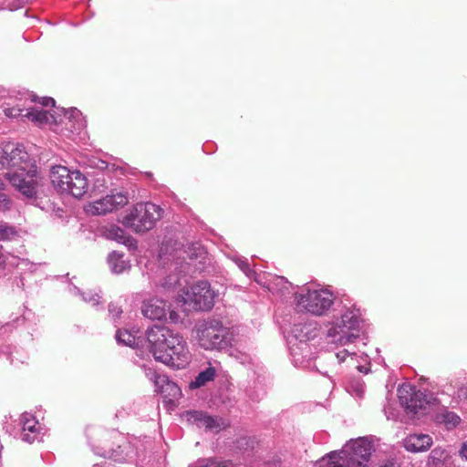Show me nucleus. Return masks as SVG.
<instances>
[{"instance_id": "obj_16", "label": "nucleus", "mask_w": 467, "mask_h": 467, "mask_svg": "<svg viewBox=\"0 0 467 467\" xmlns=\"http://www.w3.org/2000/svg\"><path fill=\"white\" fill-rule=\"evenodd\" d=\"M189 414L191 419L195 421L200 428L219 431L227 427V424L222 418L212 417L202 411H192Z\"/></svg>"}, {"instance_id": "obj_32", "label": "nucleus", "mask_w": 467, "mask_h": 467, "mask_svg": "<svg viewBox=\"0 0 467 467\" xmlns=\"http://www.w3.org/2000/svg\"><path fill=\"white\" fill-rule=\"evenodd\" d=\"M109 311L113 317H119L122 314V309L114 304L109 306Z\"/></svg>"}, {"instance_id": "obj_18", "label": "nucleus", "mask_w": 467, "mask_h": 467, "mask_svg": "<svg viewBox=\"0 0 467 467\" xmlns=\"http://www.w3.org/2000/svg\"><path fill=\"white\" fill-rule=\"evenodd\" d=\"M432 445V438L427 434H410L404 441V447L411 452L425 451Z\"/></svg>"}, {"instance_id": "obj_10", "label": "nucleus", "mask_w": 467, "mask_h": 467, "mask_svg": "<svg viewBox=\"0 0 467 467\" xmlns=\"http://www.w3.org/2000/svg\"><path fill=\"white\" fill-rule=\"evenodd\" d=\"M398 396L408 413L418 414L420 410H425L430 403L426 394L410 385L400 388Z\"/></svg>"}, {"instance_id": "obj_6", "label": "nucleus", "mask_w": 467, "mask_h": 467, "mask_svg": "<svg viewBox=\"0 0 467 467\" xmlns=\"http://www.w3.org/2000/svg\"><path fill=\"white\" fill-rule=\"evenodd\" d=\"M215 293L206 281H199L178 294V300L187 311H208L214 304Z\"/></svg>"}, {"instance_id": "obj_22", "label": "nucleus", "mask_w": 467, "mask_h": 467, "mask_svg": "<svg viewBox=\"0 0 467 467\" xmlns=\"http://www.w3.org/2000/svg\"><path fill=\"white\" fill-rule=\"evenodd\" d=\"M215 377V368L209 367L203 371H201L195 379L190 383L191 389H198L204 386L207 382L213 380Z\"/></svg>"}, {"instance_id": "obj_7", "label": "nucleus", "mask_w": 467, "mask_h": 467, "mask_svg": "<svg viewBox=\"0 0 467 467\" xmlns=\"http://www.w3.org/2000/svg\"><path fill=\"white\" fill-rule=\"evenodd\" d=\"M296 305L315 316L326 314L334 303V296L327 289H306L295 296Z\"/></svg>"}, {"instance_id": "obj_37", "label": "nucleus", "mask_w": 467, "mask_h": 467, "mask_svg": "<svg viewBox=\"0 0 467 467\" xmlns=\"http://www.w3.org/2000/svg\"><path fill=\"white\" fill-rule=\"evenodd\" d=\"M461 455L467 460V441L462 446Z\"/></svg>"}, {"instance_id": "obj_14", "label": "nucleus", "mask_w": 467, "mask_h": 467, "mask_svg": "<svg viewBox=\"0 0 467 467\" xmlns=\"http://www.w3.org/2000/svg\"><path fill=\"white\" fill-rule=\"evenodd\" d=\"M154 384L156 391L160 392L164 400L168 403H173L178 400L182 396V390L180 387L170 380L166 375L155 374Z\"/></svg>"}, {"instance_id": "obj_12", "label": "nucleus", "mask_w": 467, "mask_h": 467, "mask_svg": "<svg viewBox=\"0 0 467 467\" xmlns=\"http://www.w3.org/2000/svg\"><path fill=\"white\" fill-rule=\"evenodd\" d=\"M128 202L129 198L126 194L122 192L111 193L89 203L86 211L92 215H103L125 206Z\"/></svg>"}, {"instance_id": "obj_25", "label": "nucleus", "mask_w": 467, "mask_h": 467, "mask_svg": "<svg viewBox=\"0 0 467 467\" xmlns=\"http://www.w3.org/2000/svg\"><path fill=\"white\" fill-rule=\"evenodd\" d=\"M182 253L186 254L190 260H193L201 257L204 254V251L199 244H195L189 246L188 250L183 251Z\"/></svg>"}, {"instance_id": "obj_3", "label": "nucleus", "mask_w": 467, "mask_h": 467, "mask_svg": "<svg viewBox=\"0 0 467 467\" xmlns=\"http://www.w3.org/2000/svg\"><path fill=\"white\" fill-rule=\"evenodd\" d=\"M163 210L152 202H139L123 215L120 223L136 234L151 230L162 217Z\"/></svg>"}, {"instance_id": "obj_27", "label": "nucleus", "mask_w": 467, "mask_h": 467, "mask_svg": "<svg viewBox=\"0 0 467 467\" xmlns=\"http://www.w3.org/2000/svg\"><path fill=\"white\" fill-rule=\"evenodd\" d=\"M443 421L448 428H454L460 423L461 419L454 412H446L443 414Z\"/></svg>"}, {"instance_id": "obj_21", "label": "nucleus", "mask_w": 467, "mask_h": 467, "mask_svg": "<svg viewBox=\"0 0 467 467\" xmlns=\"http://www.w3.org/2000/svg\"><path fill=\"white\" fill-rule=\"evenodd\" d=\"M106 235L109 239L115 240L119 243L124 244L126 245H133L135 240L128 235L123 229L117 225H111L106 231Z\"/></svg>"}, {"instance_id": "obj_2", "label": "nucleus", "mask_w": 467, "mask_h": 467, "mask_svg": "<svg viewBox=\"0 0 467 467\" xmlns=\"http://www.w3.org/2000/svg\"><path fill=\"white\" fill-rule=\"evenodd\" d=\"M372 444L359 438L348 442L340 451H331L319 461V467H369Z\"/></svg>"}, {"instance_id": "obj_17", "label": "nucleus", "mask_w": 467, "mask_h": 467, "mask_svg": "<svg viewBox=\"0 0 467 467\" xmlns=\"http://www.w3.org/2000/svg\"><path fill=\"white\" fill-rule=\"evenodd\" d=\"M141 312L145 317L161 320L166 317L167 304L164 300L152 298L143 302Z\"/></svg>"}, {"instance_id": "obj_34", "label": "nucleus", "mask_w": 467, "mask_h": 467, "mask_svg": "<svg viewBox=\"0 0 467 467\" xmlns=\"http://www.w3.org/2000/svg\"><path fill=\"white\" fill-rule=\"evenodd\" d=\"M39 103L43 106V107H55V99H52V98H48V97H45V98H41L40 100H39Z\"/></svg>"}, {"instance_id": "obj_33", "label": "nucleus", "mask_w": 467, "mask_h": 467, "mask_svg": "<svg viewBox=\"0 0 467 467\" xmlns=\"http://www.w3.org/2000/svg\"><path fill=\"white\" fill-rule=\"evenodd\" d=\"M198 467H226V465L210 459L204 464L199 465Z\"/></svg>"}, {"instance_id": "obj_1", "label": "nucleus", "mask_w": 467, "mask_h": 467, "mask_svg": "<svg viewBox=\"0 0 467 467\" xmlns=\"http://www.w3.org/2000/svg\"><path fill=\"white\" fill-rule=\"evenodd\" d=\"M150 352L157 361L167 366L183 368L189 364L191 353L182 335L162 327L153 326L146 332Z\"/></svg>"}, {"instance_id": "obj_26", "label": "nucleus", "mask_w": 467, "mask_h": 467, "mask_svg": "<svg viewBox=\"0 0 467 467\" xmlns=\"http://www.w3.org/2000/svg\"><path fill=\"white\" fill-rule=\"evenodd\" d=\"M120 257L121 256L116 253H113L109 256V263L112 265V270L115 273H121L125 268L124 261L120 260Z\"/></svg>"}, {"instance_id": "obj_28", "label": "nucleus", "mask_w": 467, "mask_h": 467, "mask_svg": "<svg viewBox=\"0 0 467 467\" xmlns=\"http://www.w3.org/2000/svg\"><path fill=\"white\" fill-rule=\"evenodd\" d=\"M3 112L8 118H17V117L25 118V113H23L24 110L16 106L5 107V108H3Z\"/></svg>"}, {"instance_id": "obj_24", "label": "nucleus", "mask_w": 467, "mask_h": 467, "mask_svg": "<svg viewBox=\"0 0 467 467\" xmlns=\"http://www.w3.org/2000/svg\"><path fill=\"white\" fill-rule=\"evenodd\" d=\"M116 339L125 346H131L135 342V337L128 330H118Z\"/></svg>"}, {"instance_id": "obj_4", "label": "nucleus", "mask_w": 467, "mask_h": 467, "mask_svg": "<svg viewBox=\"0 0 467 467\" xmlns=\"http://www.w3.org/2000/svg\"><path fill=\"white\" fill-rule=\"evenodd\" d=\"M53 187L61 193H69L76 198L83 196L88 190L87 178L78 171H71L66 166L56 165L50 170Z\"/></svg>"}, {"instance_id": "obj_38", "label": "nucleus", "mask_w": 467, "mask_h": 467, "mask_svg": "<svg viewBox=\"0 0 467 467\" xmlns=\"http://www.w3.org/2000/svg\"><path fill=\"white\" fill-rule=\"evenodd\" d=\"M170 319L172 322L176 323L178 321V319H179V315L176 312H174V311H171L170 312Z\"/></svg>"}, {"instance_id": "obj_30", "label": "nucleus", "mask_w": 467, "mask_h": 467, "mask_svg": "<svg viewBox=\"0 0 467 467\" xmlns=\"http://www.w3.org/2000/svg\"><path fill=\"white\" fill-rule=\"evenodd\" d=\"M90 165L92 167L97 168L101 171L109 169V164L108 162H106L105 161H102V160H99V159L91 161Z\"/></svg>"}, {"instance_id": "obj_8", "label": "nucleus", "mask_w": 467, "mask_h": 467, "mask_svg": "<svg viewBox=\"0 0 467 467\" xmlns=\"http://www.w3.org/2000/svg\"><path fill=\"white\" fill-rule=\"evenodd\" d=\"M10 183L23 195L32 198L36 196L38 186V176L36 164L31 161L29 166L7 171L5 174Z\"/></svg>"}, {"instance_id": "obj_31", "label": "nucleus", "mask_w": 467, "mask_h": 467, "mask_svg": "<svg viewBox=\"0 0 467 467\" xmlns=\"http://www.w3.org/2000/svg\"><path fill=\"white\" fill-rule=\"evenodd\" d=\"M9 205L10 200L7 198L5 194L0 192V209L7 210L9 209Z\"/></svg>"}, {"instance_id": "obj_35", "label": "nucleus", "mask_w": 467, "mask_h": 467, "mask_svg": "<svg viewBox=\"0 0 467 467\" xmlns=\"http://www.w3.org/2000/svg\"><path fill=\"white\" fill-rule=\"evenodd\" d=\"M351 353L348 349H343L338 351L336 356L339 362H343L347 359V357H348ZM352 354H355L354 352Z\"/></svg>"}, {"instance_id": "obj_11", "label": "nucleus", "mask_w": 467, "mask_h": 467, "mask_svg": "<svg viewBox=\"0 0 467 467\" xmlns=\"http://www.w3.org/2000/svg\"><path fill=\"white\" fill-rule=\"evenodd\" d=\"M182 258L183 262L176 261L171 265V272L163 279L161 286L169 291H177L180 293L188 284L187 275L191 270L189 263L184 262V256H179L178 259Z\"/></svg>"}, {"instance_id": "obj_23", "label": "nucleus", "mask_w": 467, "mask_h": 467, "mask_svg": "<svg viewBox=\"0 0 467 467\" xmlns=\"http://www.w3.org/2000/svg\"><path fill=\"white\" fill-rule=\"evenodd\" d=\"M448 453L441 447L434 448L428 458V466L429 467H440L447 459Z\"/></svg>"}, {"instance_id": "obj_9", "label": "nucleus", "mask_w": 467, "mask_h": 467, "mask_svg": "<svg viewBox=\"0 0 467 467\" xmlns=\"http://www.w3.org/2000/svg\"><path fill=\"white\" fill-rule=\"evenodd\" d=\"M32 161L29 154L22 145L14 142L0 144V168L12 171L29 166Z\"/></svg>"}, {"instance_id": "obj_36", "label": "nucleus", "mask_w": 467, "mask_h": 467, "mask_svg": "<svg viewBox=\"0 0 467 467\" xmlns=\"http://www.w3.org/2000/svg\"><path fill=\"white\" fill-rule=\"evenodd\" d=\"M123 451L121 450V446L118 445L116 450H112V452L109 454V458H113L115 461L119 460V457L121 456Z\"/></svg>"}, {"instance_id": "obj_5", "label": "nucleus", "mask_w": 467, "mask_h": 467, "mask_svg": "<svg viewBox=\"0 0 467 467\" xmlns=\"http://www.w3.org/2000/svg\"><path fill=\"white\" fill-rule=\"evenodd\" d=\"M193 331L199 346L205 350H221L228 347V329L219 320L200 321Z\"/></svg>"}, {"instance_id": "obj_29", "label": "nucleus", "mask_w": 467, "mask_h": 467, "mask_svg": "<svg viewBox=\"0 0 467 467\" xmlns=\"http://www.w3.org/2000/svg\"><path fill=\"white\" fill-rule=\"evenodd\" d=\"M14 234L15 231L12 227L0 223V241L9 239Z\"/></svg>"}, {"instance_id": "obj_15", "label": "nucleus", "mask_w": 467, "mask_h": 467, "mask_svg": "<svg viewBox=\"0 0 467 467\" xmlns=\"http://www.w3.org/2000/svg\"><path fill=\"white\" fill-rule=\"evenodd\" d=\"M21 438L23 441L33 443L38 439L42 427L38 420L30 413H23L20 417Z\"/></svg>"}, {"instance_id": "obj_20", "label": "nucleus", "mask_w": 467, "mask_h": 467, "mask_svg": "<svg viewBox=\"0 0 467 467\" xmlns=\"http://www.w3.org/2000/svg\"><path fill=\"white\" fill-rule=\"evenodd\" d=\"M62 126L60 131H67L74 133L80 130L82 126V119L78 113L65 112L63 117L57 119L56 126Z\"/></svg>"}, {"instance_id": "obj_19", "label": "nucleus", "mask_w": 467, "mask_h": 467, "mask_svg": "<svg viewBox=\"0 0 467 467\" xmlns=\"http://www.w3.org/2000/svg\"><path fill=\"white\" fill-rule=\"evenodd\" d=\"M25 118L40 127L46 125L52 126L57 123V119L53 114H51L49 110L46 109H26Z\"/></svg>"}, {"instance_id": "obj_13", "label": "nucleus", "mask_w": 467, "mask_h": 467, "mask_svg": "<svg viewBox=\"0 0 467 467\" xmlns=\"http://www.w3.org/2000/svg\"><path fill=\"white\" fill-rule=\"evenodd\" d=\"M339 328L337 332L339 337L337 341L341 345L354 342L358 335L352 331L358 330L359 327V317L357 313L352 310H347L341 317L340 322L337 325Z\"/></svg>"}, {"instance_id": "obj_39", "label": "nucleus", "mask_w": 467, "mask_h": 467, "mask_svg": "<svg viewBox=\"0 0 467 467\" xmlns=\"http://www.w3.org/2000/svg\"><path fill=\"white\" fill-rule=\"evenodd\" d=\"M378 467H397V465L392 461H387L384 464H380Z\"/></svg>"}]
</instances>
